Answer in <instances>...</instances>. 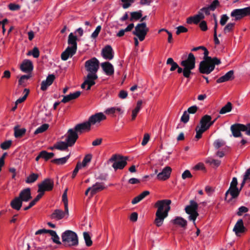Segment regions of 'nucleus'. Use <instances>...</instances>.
I'll list each match as a JSON object with an SVG mask.
<instances>
[{"label":"nucleus","instance_id":"nucleus-1","mask_svg":"<svg viewBox=\"0 0 250 250\" xmlns=\"http://www.w3.org/2000/svg\"><path fill=\"white\" fill-rule=\"evenodd\" d=\"M171 203V201L169 199L158 200L155 203L154 207L157 208V210L155 213L154 224L157 227L163 225L164 219L168 216V212L170 210Z\"/></svg>","mask_w":250,"mask_h":250},{"label":"nucleus","instance_id":"nucleus-2","mask_svg":"<svg viewBox=\"0 0 250 250\" xmlns=\"http://www.w3.org/2000/svg\"><path fill=\"white\" fill-rule=\"evenodd\" d=\"M220 63V60L216 57L207 58L200 62L199 71L202 74H209L214 69L215 65Z\"/></svg>","mask_w":250,"mask_h":250},{"label":"nucleus","instance_id":"nucleus-3","mask_svg":"<svg viewBox=\"0 0 250 250\" xmlns=\"http://www.w3.org/2000/svg\"><path fill=\"white\" fill-rule=\"evenodd\" d=\"M62 242L65 247H76L79 244L78 236L76 232L66 230L62 234Z\"/></svg>","mask_w":250,"mask_h":250},{"label":"nucleus","instance_id":"nucleus-4","mask_svg":"<svg viewBox=\"0 0 250 250\" xmlns=\"http://www.w3.org/2000/svg\"><path fill=\"white\" fill-rule=\"evenodd\" d=\"M181 65L184 67L183 76L189 78L191 74V70L195 67V58L192 53H190L188 58L181 62Z\"/></svg>","mask_w":250,"mask_h":250},{"label":"nucleus","instance_id":"nucleus-5","mask_svg":"<svg viewBox=\"0 0 250 250\" xmlns=\"http://www.w3.org/2000/svg\"><path fill=\"white\" fill-rule=\"evenodd\" d=\"M84 66L89 72L87 76L96 80L98 78L97 72L99 68V61L96 58H92L85 62Z\"/></svg>","mask_w":250,"mask_h":250},{"label":"nucleus","instance_id":"nucleus-6","mask_svg":"<svg viewBox=\"0 0 250 250\" xmlns=\"http://www.w3.org/2000/svg\"><path fill=\"white\" fill-rule=\"evenodd\" d=\"M128 158L116 154L112 155L109 159L108 162L113 163L112 167L116 170L123 169L127 165Z\"/></svg>","mask_w":250,"mask_h":250},{"label":"nucleus","instance_id":"nucleus-7","mask_svg":"<svg viewBox=\"0 0 250 250\" xmlns=\"http://www.w3.org/2000/svg\"><path fill=\"white\" fill-rule=\"evenodd\" d=\"M198 205L194 200H190L189 205L187 206L185 208L186 212L189 215L188 219L193 222L195 224V221L198 216L199 214L197 212Z\"/></svg>","mask_w":250,"mask_h":250},{"label":"nucleus","instance_id":"nucleus-8","mask_svg":"<svg viewBox=\"0 0 250 250\" xmlns=\"http://www.w3.org/2000/svg\"><path fill=\"white\" fill-rule=\"evenodd\" d=\"M149 31V29L146 26V22L138 23L135 27V30L133 31V35L136 36L140 41H143Z\"/></svg>","mask_w":250,"mask_h":250},{"label":"nucleus","instance_id":"nucleus-9","mask_svg":"<svg viewBox=\"0 0 250 250\" xmlns=\"http://www.w3.org/2000/svg\"><path fill=\"white\" fill-rule=\"evenodd\" d=\"M38 193H42L43 195L45 191H49L53 189L54 187V181L50 178L45 179L38 185Z\"/></svg>","mask_w":250,"mask_h":250},{"label":"nucleus","instance_id":"nucleus-10","mask_svg":"<svg viewBox=\"0 0 250 250\" xmlns=\"http://www.w3.org/2000/svg\"><path fill=\"white\" fill-rule=\"evenodd\" d=\"M248 12L247 7L242 9H236L231 12L230 16L235 18V21H238L245 17L248 16Z\"/></svg>","mask_w":250,"mask_h":250},{"label":"nucleus","instance_id":"nucleus-11","mask_svg":"<svg viewBox=\"0 0 250 250\" xmlns=\"http://www.w3.org/2000/svg\"><path fill=\"white\" fill-rule=\"evenodd\" d=\"M240 192V190L238 188L229 187L226 192L225 200L228 202H230L233 199L237 198Z\"/></svg>","mask_w":250,"mask_h":250},{"label":"nucleus","instance_id":"nucleus-12","mask_svg":"<svg viewBox=\"0 0 250 250\" xmlns=\"http://www.w3.org/2000/svg\"><path fill=\"white\" fill-rule=\"evenodd\" d=\"M78 138V133L74 129H69L67 133L66 141L68 143L69 146L74 145Z\"/></svg>","mask_w":250,"mask_h":250},{"label":"nucleus","instance_id":"nucleus-13","mask_svg":"<svg viewBox=\"0 0 250 250\" xmlns=\"http://www.w3.org/2000/svg\"><path fill=\"white\" fill-rule=\"evenodd\" d=\"M106 119V116L102 113L99 112L91 116L88 120L90 126L100 123L101 121Z\"/></svg>","mask_w":250,"mask_h":250},{"label":"nucleus","instance_id":"nucleus-14","mask_svg":"<svg viewBox=\"0 0 250 250\" xmlns=\"http://www.w3.org/2000/svg\"><path fill=\"white\" fill-rule=\"evenodd\" d=\"M230 129L234 137H241V131L245 132V125L241 124L233 125L231 126Z\"/></svg>","mask_w":250,"mask_h":250},{"label":"nucleus","instance_id":"nucleus-15","mask_svg":"<svg viewBox=\"0 0 250 250\" xmlns=\"http://www.w3.org/2000/svg\"><path fill=\"white\" fill-rule=\"evenodd\" d=\"M69 214V211L66 212L65 209L63 211L60 209H56L54 210L53 213L50 215V218L55 220H60L63 219L65 215L68 216Z\"/></svg>","mask_w":250,"mask_h":250},{"label":"nucleus","instance_id":"nucleus-16","mask_svg":"<svg viewBox=\"0 0 250 250\" xmlns=\"http://www.w3.org/2000/svg\"><path fill=\"white\" fill-rule=\"evenodd\" d=\"M172 169L170 167H165L162 172H160L157 175V178L159 180L165 181L168 179L171 174Z\"/></svg>","mask_w":250,"mask_h":250},{"label":"nucleus","instance_id":"nucleus-17","mask_svg":"<svg viewBox=\"0 0 250 250\" xmlns=\"http://www.w3.org/2000/svg\"><path fill=\"white\" fill-rule=\"evenodd\" d=\"M21 70L25 73H30L33 69V65L32 62L29 60H24L21 64Z\"/></svg>","mask_w":250,"mask_h":250},{"label":"nucleus","instance_id":"nucleus-18","mask_svg":"<svg viewBox=\"0 0 250 250\" xmlns=\"http://www.w3.org/2000/svg\"><path fill=\"white\" fill-rule=\"evenodd\" d=\"M211 120V117L210 115H205L202 117L200 121V126L199 127L207 130L210 127L209 121Z\"/></svg>","mask_w":250,"mask_h":250},{"label":"nucleus","instance_id":"nucleus-19","mask_svg":"<svg viewBox=\"0 0 250 250\" xmlns=\"http://www.w3.org/2000/svg\"><path fill=\"white\" fill-rule=\"evenodd\" d=\"M77 49L68 46L62 53L61 59L63 61H66L69 57H72L76 53Z\"/></svg>","mask_w":250,"mask_h":250},{"label":"nucleus","instance_id":"nucleus-20","mask_svg":"<svg viewBox=\"0 0 250 250\" xmlns=\"http://www.w3.org/2000/svg\"><path fill=\"white\" fill-rule=\"evenodd\" d=\"M55 77L53 74L49 75L46 80L42 82L41 89L42 91H45L47 89V87L51 85L55 80Z\"/></svg>","mask_w":250,"mask_h":250},{"label":"nucleus","instance_id":"nucleus-21","mask_svg":"<svg viewBox=\"0 0 250 250\" xmlns=\"http://www.w3.org/2000/svg\"><path fill=\"white\" fill-rule=\"evenodd\" d=\"M18 197L22 202H28L32 198L30 188H28L21 190Z\"/></svg>","mask_w":250,"mask_h":250},{"label":"nucleus","instance_id":"nucleus-22","mask_svg":"<svg viewBox=\"0 0 250 250\" xmlns=\"http://www.w3.org/2000/svg\"><path fill=\"white\" fill-rule=\"evenodd\" d=\"M78 133H82L84 131H89L91 129V126L88 121L77 124L74 128Z\"/></svg>","mask_w":250,"mask_h":250},{"label":"nucleus","instance_id":"nucleus-23","mask_svg":"<svg viewBox=\"0 0 250 250\" xmlns=\"http://www.w3.org/2000/svg\"><path fill=\"white\" fill-rule=\"evenodd\" d=\"M205 18V16L203 13L200 11L198 12V13L193 16L190 17L187 19V22L188 24H191L192 23L194 24H198L201 20L204 19Z\"/></svg>","mask_w":250,"mask_h":250},{"label":"nucleus","instance_id":"nucleus-24","mask_svg":"<svg viewBox=\"0 0 250 250\" xmlns=\"http://www.w3.org/2000/svg\"><path fill=\"white\" fill-rule=\"evenodd\" d=\"M233 230L237 236L239 235L240 233L245 231L246 228L244 226L243 220L242 219H240L237 221L233 228Z\"/></svg>","mask_w":250,"mask_h":250},{"label":"nucleus","instance_id":"nucleus-25","mask_svg":"<svg viewBox=\"0 0 250 250\" xmlns=\"http://www.w3.org/2000/svg\"><path fill=\"white\" fill-rule=\"evenodd\" d=\"M103 57L107 60H111L113 58V50L109 45L105 46L102 50Z\"/></svg>","mask_w":250,"mask_h":250},{"label":"nucleus","instance_id":"nucleus-26","mask_svg":"<svg viewBox=\"0 0 250 250\" xmlns=\"http://www.w3.org/2000/svg\"><path fill=\"white\" fill-rule=\"evenodd\" d=\"M234 79V71L230 70L226 74L220 77L216 81L217 83H221L229 81H231Z\"/></svg>","mask_w":250,"mask_h":250},{"label":"nucleus","instance_id":"nucleus-27","mask_svg":"<svg viewBox=\"0 0 250 250\" xmlns=\"http://www.w3.org/2000/svg\"><path fill=\"white\" fill-rule=\"evenodd\" d=\"M101 66L105 72L108 76H111L114 74V68L113 65L109 62H104L101 64Z\"/></svg>","mask_w":250,"mask_h":250},{"label":"nucleus","instance_id":"nucleus-28","mask_svg":"<svg viewBox=\"0 0 250 250\" xmlns=\"http://www.w3.org/2000/svg\"><path fill=\"white\" fill-rule=\"evenodd\" d=\"M95 80L92 79L89 76H86L84 78V82L81 85L82 88H84L85 86L87 85L86 90H89L90 89L92 86L95 84Z\"/></svg>","mask_w":250,"mask_h":250},{"label":"nucleus","instance_id":"nucleus-29","mask_svg":"<svg viewBox=\"0 0 250 250\" xmlns=\"http://www.w3.org/2000/svg\"><path fill=\"white\" fill-rule=\"evenodd\" d=\"M92 191L90 192V195L91 196L105 188L104 184V183L97 182L95 184L92 186Z\"/></svg>","mask_w":250,"mask_h":250},{"label":"nucleus","instance_id":"nucleus-30","mask_svg":"<svg viewBox=\"0 0 250 250\" xmlns=\"http://www.w3.org/2000/svg\"><path fill=\"white\" fill-rule=\"evenodd\" d=\"M81 94V92L78 91L73 93H71L68 95L64 96L61 102L63 103L69 102L71 100H75L78 98L80 96Z\"/></svg>","mask_w":250,"mask_h":250},{"label":"nucleus","instance_id":"nucleus-31","mask_svg":"<svg viewBox=\"0 0 250 250\" xmlns=\"http://www.w3.org/2000/svg\"><path fill=\"white\" fill-rule=\"evenodd\" d=\"M22 205V201L18 197H15L10 203V206L14 209L19 210Z\"/></svg>","mask_w":250,"mask_h":250},{"label":"nucleus","instance_id":"nucleus-32","mask_svg":"<svg viewBox=\"0 0 250 250\" xmlns=\"http://www.w3.org/2000/svg\"><path fill=\"white\" fill-rule=\"evenodd\" d=\"M77 37L74 36L72 33H71L69 35L68 38V44L69 45V46L77 50Z\"/></svg>","mask_w":250,"mask_h":250},{"label":"nucleus","instance_id":"nucleus-33","mask_svg":"<svg viewBox=\"0 0 250 250\" xmlns=\"http://www.w3.org/2000/svg\"><path fill=\"white\" fill-rule=\"evenodd\" d=\"M171 222L183 228H186L187 226V221L181 217H176Z\"/></svg>","mask_w":250,"mask_h":250},{"label":"nucleus","instance_id":"nucleus-34","mask_svg":"<svg viewBox=\"0 0 250 250\" xmlns=\"http://www.w3.org/2000/svg\"><path fill=\"white\" fill-rule=\"evenodd\" d=\"M14 136L16 138L22 137L26 133V129L25 128H20L19 125L14 128Z\"/></svg>","mask_w":250,"mask_h":250},{"label":"nucleus","instance_id":"nucleus-35","mask_svg":"<svg viewBox=\"0 0 250 250\" xmlns=\"http://www.w3.org/2000/svg\"><path fill=\"white\" fill-rule=\"evenodd\" d=\"M150 192L146 190L142 192L140 194L135 197L131 201L132 204H136L143 200L146 196L149 194Z\"/></svg>","mask_w":250,"mask_h":250},{"label":"nucleus","instance_id":"nucleus-36","mask_svg":"<svg viewBox=\"0 0 250 250\" xmlns=\"http://www.w3.org/2000/svg\"><path fill=\"white\" fill-rule=\"evenodd\" d=\"M68 146H69V145H68V143L66 141V142H58L54 146V148L61 150L66 149Z\"/></svg>","mask_w":250,"mask_h":250},{"label":"nucleus","instance_id":"nucleus-37","mask_svg":"<svg viewBox=\"0 0 250 250\" xmlns=\"http://www.w3.org/2000/svg\"><path fill=\"white\" fill-rule=\"evenodd\" d=\"M69 158V155L62 158L53 159L51 162L58 165H63L66 163Z\"/></svg>","mask_w":250,"mask_h":250},{"label":"nucleus","instance_id":"nucleus-38","mask_svg":"<svg viewBox=\"0 0 250 250\" xmlns=\"http://www.w3.org/2000/svg\"><path fill=\"white\" fill-rule=\"evenodd\" d=\"M52 236V240L53 242L57 244L61 245V242L60 241V238L57 235L56 232L53 230H49V233Z\"/></svg>","mask_w":250,"mask_h":250},{"label":"nucleus","instance_id":"nucleus-39","mask_svg":"<svg viewBox=\"0 0 250 250\" xmlns=\"http://www.w3.org/2000/svg\"><path fill=\"white\" fill-rule=\"evenodd\" d=\"M118 112L121 113H123L121 108L119 107H112L107 108L105 111V113L107 115H113L115 112Z\"/></svg>","mask_w":250,"mask_h":250},{"label":"nucleus","instance_id":"nucleus-40","mask_svg":"<svg viewBox=\"0 0 250 250\" xmlns=\"http://www.w3.org/2000/svg\"><path fill=\"white\" fill-rule=\"evenodd\" d=\"M39 178V175L36 173H31L26 179L25 182L31 184L35 182Z\"/></svg>","mask_w":250,"mask_h":250},{"label":"nucleus","instance_id":"nucleus-41","mask_svg":"<svg viewBox=\"0 0 250 250\" xmlns=\"http://www.w3.org/2000/svg\"><path fill=\"white\" fill-rule=\"evenodd\" d=\"M167 64H169L171 65V67L170 68V70L171 71L175 70L178 67V64L176 62H175L173 61V59L171 58H169L167 59Z\"/></svg>","mask_w":250,"mask_h":250},{"label":"nucleus","instance_id":"nucleus-42","mask_svg":"<svg viewBox=\"0 0 250 250\" xmlns=\"http://www.w3.org/2000/svg\"><path fill=\"white\" fill-rule=\"evenodd\" d=\"M232 109V104L230 102H228L227 104L223 106L219 111L221 114H225L230 112Z\"/></svg>","mask_w":250,"mask_h":250},{"label":"nucleus","instance_id":"nucleus-43","mask_svg":"<svg viewBox=\"0 0 250 250\" xmlns=\"http://www.w3.org/2000/svg\"><path fill=\"white\" fill-rule=\"evenodd\" d=\"M130 21H132L133 20H138L141 18L142 16V11L133 12L130 13Z\"/></svg>","mask_w":250,"mask_h":250},{"label":"nucleus","instance_id":"nucleus-44","mask_svg":"<svg viewBox=\"0 0 250 250\" xmlns=\"http://www.w3.org/2000/svg\"><path fill=\"white\" fill-rule=\"evenodd\" d=\"M54 156V154L53 152H48L45 150L40 152V156H42V158L44 159L46 161L52 158Z\"/></svg>","mask_w":250,"mask_h":250},{"label":"nucleus","instance_id":"nucleus-45","mask_svg":"<svg viewBox=\"0 0 250 250\" xmlns=\"http://www.w3.org/2000/svg\"><path fill=\"white\" fill-rule=\"evenodd\" d=\"M83 235L86 246L87 247H90L92 246V241L89 233L87 232H84L83 233Z\"/></svg>","mask_w":250,"mask_h":250},{"label":"nucleus","instance_id":"nucleus-46","mask_svg":"<svg viewBox=\"0 0 250 250\" xmlns=\"http://www.w3.org/2000/svg\"><path fill=\"white\" fill-rule=\"evenodd\" d=\"M49 127V125L47 124H44L41 126L39 127L34 132V134L37 135L39 133H42L46 131Z\"/></svg>","mask_w":250,"mask_h":250},{"label":"nucleus","instance_id":"nucleus-47","mask_svg":"<svg viewBox=\"0 0 250 250\" xmlns=\"http://www.w3.org/2000/svg\"><path fill=\"white\" fill-rule=\"evenodd\" d=\"M67 189L66 188L64 190V191L62 194V201L64 203V208L65 209V211L66 212H68V199H67Z\"/></svg>","mask_w":250,"mask_h":250},{"label":"nucleus","instance_id":"nucleus-48","mask_svg":"<svg viewBox=\"0 0 250 250\" xmlns=\"http://www.w3.org/2000/svg\"><path fill=\"white\" fill-rule=\"evenodd\" d=\"M23 92L24 93V95L22 97L18 99L16 101L15 104H20L24 102L29 94V90L28 89L25 88L24 89Z\"/></svg>","mask_w":250,"mask_h":250},{"label":"nucleus","instance_id":"nucleus-49","mask_svg":"<svg viewBox=\"0 0 250 250\" xmlns=\"http://www.w3.org/2000/svg\"><path fill=\"white\" fill-rule=\"evenodd\" d=\"M235 23H229L227 24L224 28L223 32L224 34H227L228 33L232 31L234 27Z\"/></svg>","mask_w":250,"mask_h":250},{"label":"nucleus","instance_id":"nucleus-50","mask_svg":"<svg viewBox=\"0 0 250 250\" xmlns=\"http://www.w3.org/2000/svg\"><path fill=\"white\" fill-rule=\"evenodd\" d=\"M31 77L30 75H22L19 80V85L25 86L26 85L25 81L27 80Z\"/></svg>","mask_w":250,"mask_h":250},{"label":"nucleus","instance_id":"nucleus-51","mask_svg":"<svg viewBox=\"0 0 250 250\" xmlns=\"http://www.w3.org/2000/svg\"><path fill=\"white\" fill-rule=\"evenodd\" d=\"M28 55H32L34 58H37L40 56V51L37 47H34L32 51H29L27 53Z\"/></svg>","mask_w":250,"mask_h":250},{"label":"nucleus","instance_id":"nucleus-52","mask_svg":"<svg viewBox=\"0 0 250 250\" xmlns=\"http://www.w3.org/2000/svg\"><path fill=\"white\" fill-rule=\"evenodd\" d=\"M92 155L91 154H87L84 157L82 163H81V165L83 167H85L87 163H89L91 160Z\"/></svg>","mask_w":250,"mask_h":250},{"label":"nucleus","instance_id":"nucleus-53","mask_svg":"<svg viewBox=\"0 0 250 250\" xmlns=\"http://www.w3.org/2000/svg\"><path fill=\"white\" fill-rule=\"evenodd\" d=\"M249 211V208L245 206H241L238 209L236 214L238 216H241L244 213H247Z\"/></svg>","mask_w":250,"mask_h":250},{"label":"nucleus","instance_id":"nucleus-54","mask_svg":"<svg viewBox=\"0 0 250 250\" xmlns=\"http://www.w3.org/2000/svg\"><path fill=\"white\" fill-rule=\"evenodd\" d=\"M196 132V135L195 136V138L198 140L200 139L202 137V134L205 132L206 130H204V129L199 127V126H197L195 129Z\"/></svg>","mask_w":250,"mask_h":250},{"label":"nucleus","instance_id":"nucleus-55","mask_svg":"<svg viewBox=\"0 0 250 250\" xmlns=\"http://www.w3.org/2000/svg\"><path fill=\"white\" fill-rule=\"evenodd\" d=\"M135 0H121L123 2L122 7L124 9H126L130 7Z\"/></svg>","mask_w":250,"mask_h":250},{"label":"nucleus","instance_id":"nucleus-56","mask_svg":"<svg viewBox=\"0 0 250 250\" xmlns=\"http://www.w3.org/2000/svg\"><path fill=\"white\" fill-rule=\"evenodd\" d=\"M206 163L215 167H218L220 165L221 161L218 160L208 159L206 161Z\"/></svg>","mask_w":250,"mask_h":250},{"label":"nucleus","instance_id":"nucleus-57","mask_svg":"<svg viewBox=\"0 0 250 250\" xmlns=\"http://www.w3.org/2000/svg\"><path fill=\"white\" fill-rule=\"evenodd\" d=\"M11 145L12 141L11 140L6 141L0 144V147L3 150H6L8 149Z\"/></svg>","mask_w":250,"mask_h":250},{"label":"nucleus","instance_id":"nucleus-58","mask_svg":"<svg viewBox=\"0 0 250 250\" xmlns=\"http://www.w3.org/2000/svg\"><path fill=\"white\" fill-rule=\"evenodd\" d=\"M189 119V114L185 111L181 118V121L186 124L188 122Z\"/></svg>","mask_w":250,"mask_h":250},{"label":"nucleus","instance_id":"nucleus-59","mask_svg":"<svg viewBox=\"0 0 250 250\" xmlns=\"http://www.w3.org/2000/svg\"><path fill=\"white\" fill-rule=\"evenodd\" d=\"M220 5L218 0H214L208 6L211 11H214Z\"/></svg>","mask_w":250,"mask_h":250},{"label":"nucleus","instance_id":"nucleus-60","mask_svg":"<svg viewBox=\"0 0 250 250\" xmlns=\"http://www.w3.org/2000/svg\"><path fill=\"white\" fill-rule=\"evenodd\" d=\"M176 33L177 35H179L182 33H186L188 31V29L183 26H179L177 27Z\"/></svg>","mask_w":250,"mask_h":250},{"label":"nucleus","instance_id":"nucleus-61","mask_svg":"<svg viewBox=\"0 0 250 250\" xmlns=\"http://www.w3.org/2000/svg\"><path fill=\"white\" fill-rule=\"evenodd\" d=\"M229 19V17L226 14L223 15L221 17L220 21L221 25L222 26L225 25Z\"/></svg>","mask_w":250,"mask_h":250},{"label":"nucleus","instance_id":"nucleus-62","mask_svg":"<svg viewBox=\"0 0 250 250\" xmlns=\"http://www.w3.org/2000/svg\"><path fill=\"white\" fill-rule=\"evenodd\" d=\"M142 104L143 102L142 100H138L137 102L135 108L133 110L138 113L142 108Z\"/></svg>","mask_w":250,"mask_h":250},{"label":"nucleus","instance_id":"nucleus-63","mask_svg":"<svg viewBox=\"0 0 250 250\" xmlns=\"http://www.w3.org/2000/svg\"><path fill=\"white\" fill-rule=\"evenodd\" d=\"M198 109V107L196 105H193L189 107L187 111L188 114H194L197 112Z\"/></svg>","mask_w":250,"mask_h":250},{"label":"nucleus","instance_id":"nucleus-64","mask_svg":"<svg viewBox=\"0 0 250 250\" xmlns=\"http://www.w3.org/2000/svg\"><path fill=\"white\" fill-rule=\"evenodd\" d=\"M101 30V26L100 25L98 26L95 30L94 31V32L91 35V37L93 39H95L98 36L100 31Z\"/></svg>","mask_w":250,"mask_h":250}]
</instances>
